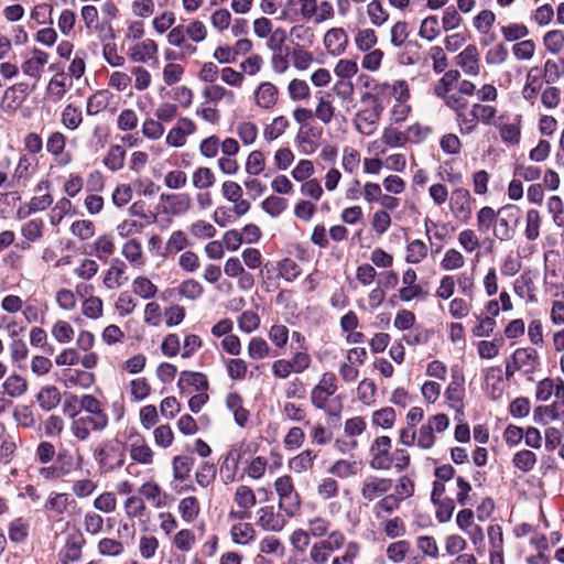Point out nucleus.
<instances>
[{
    "label": "nucleus",
    "mask_w": 564,
    "mask_h": 564,
    "mask_svg": "<svg viewBox=\"0 0 564 564\" xmlns=\"http://www.w3.org/2000/svg\"><path fill=\"white\" fill-rule=\"evenodd\" d=\"M94 457L102 471H113L124 464L126 445L118 438L108 440L94 451Z\"/></svg>",
    "instance_id": "nucleus-1"
},
{
    "label": "nucleus",
    "mask_w": 564,
    "mask_h": 564,
    "mask_svg": "<svg viewBox=\"0 0 564 564\" xmlns=\"http://www.w3.org/2000/svg\"><path fill=\"white\" fill-rule=\"evenodd\" d=\"M501 215H505L508 218H514V223L517 224L520 217V209L516 205H506L496 213L494 208L485 206L477 214L478 230L480 232L488 231Z\"/></svg>",
    "instance_id": "nucleus-2"
},
{
    "label": "nucleus",
    "mask_w": 564,
    "mask_h": 564,
    "mask_svg": "<svg viewBox=\"0 0 564 564\" xmlns=\"http://www.w3.org/2000/svg\"><path fill=\"white\" fill-rule=\"evenodd\" d=\"M391 438L382 435L377 437L370 446V467L372 469L388 470L392 466V458H390Z\"/></svg>",
    "instance_id": "nucleus-3"
},
{
    "label": "nucleus",
    "mask_w": 564,
    "mask_h": 564,
    "mask_svg": "<svg viewBox=\"0 0 564 564\" xmlns=\"http://www.w3.org/2000/svg\"><path fill=\"white\" fill-rule=\"evenodd\" d=\"M108 425V417L86 415L73 420L70 431L79 441H86L90 435V430L102 431Z\"/></svg>",
    "instance_id": "nucleus-4"
},
{
    "label": "nucleus",
    "mask_w": 564,
    "mask_h": 564,
    "mask_svg": "<svg viewBox=\"0 0 564 564\" xmlns=\"http://www.w3.org/2000/svg\"><path fill=\"white\" fill-rule=\"evenodd\" d=\"M514 369H523L525 375L535 372L540 365L539 354L534 348H518L511 356Z\"/></svg>",
    "instance_id": "nucleus-5"
},
{
    "label": "nucleus",
    "mask_w": 564,
    "mask_h": 564,
    "mask_svg": "<svg viewBox=\"0 0 564 564\" xmlns=\"http://www.w3.org/2000/svg\"><path fill=\"white\" fill-rule=\"evenodd\" d=\"M451 210L462 221H467L471 215L470 193L466 188H456L451 197Z\"/></svg>",
    "instance_id": "nucleus-6"
},
{
    "label": "nucleus",
    "mask_w": 564,
    "mask_h": 564,
    "mask_svg": "<svg viewBox=\"0 0 564 564\" xmlns=\"http://www.w3.org/2000/svg\"><path fill=\"white\" fill-rule=\"evenodd\" d=\"M195 123L188 118H181L177 124L172 128L166 135V143L174 148H181L185 144L186 137L194 133Z\"/></svg>",
    "instance_id": "nucleus-7"
},
{
    "label": "nucleus",
    "mask_w": 564,
    "mask_h": 564,
    "mask_svg": "<svg viewBox=\"0 0 564 564\" xmlns=\"http://www.w3.org/2000/svg\"><path fill=\"white\" fill-rule=\"evenodd\" d=\"M258 513L259 519L257 524L263 530L280 532L286 523L283 514L274 512V507L272 506L260 508Z\"/></svg>",
    "instance_id": "nucleus-8"
},
{
    "label": "nucleus",
    "mask_w": 564,
    "mask_h": 564,
    "mask_svg": "<svg viewBox=\"0 0 564 564\" xmlns=\"http://www.w3.org/2000/svg\"><path fill=\"white\" fill-rule=\"evenodd\" d=\"M85 538L82 533H75L68 536L65 547L59 552L62 564L77 562L82 557V549L85 544Z\"/></svg>",
    "instance_id": "nucleus-9"
},
{
    "label": "nucleus",
    "mask_w": 564,
    "mask_h": 564,
    "mask_svg": "<svg viewBox=\"0 0 564 564\" xmlns=\"http://www.w3.org/2000/svg\"><path fill=\"white\" fill-rule=\"evenodd\" d=\"M392 487V479L369 477L362 482L361 496L368 501L387 494Z\"/></svg>",
    "instance_id": "nucleus-10"
},
{
    "label": "nucleus",
    "mask_w": 564,
    "mask_h": 564,
    "mask_svg": "<svg viewBox=\"0 0 564 564\" xmlns=\"http://www.w3.org/2000/svg\"><path fill=\"white\" fill-rule=\"evenodd\" d=\"M324 44L332 55L338 56L346 50L348 35L344 29L333 28L326 32L324 36Z\"/></svg>",
    "instance_id": "nucleus-11"
},
{
    "label": "nucleus",
    "mask_w": 564,
    "mask_h": 564,
    "mask_svg": "<svg viewBox=\"0 0 564 564\" xmlns=\"http://www.w3.org/2000/svg\"><path fill=\"white\" fill-rule=\"evenodd\" d=\"M160 199L169 203V207H164L163 212L172 215L185 214L192 205L191 196L186 193L183 194H161Z\"/></svg>",
    "instance_id": "nucleus-12"
},
{
    "label": "nucleus",
    "mask_w": 564,
    "mask_h": 564,
    "mask_svg": "<svg viewBox=\"0 0 564 564\" xmlns=\"http://www.w3.org/2000/svg\"><path fill=\"white\" fill-rule=\"evenodd\" d=\"M564 414V399L555 401L552 405H540L534 409L533 420L535 423L545 425L547 421L545 417L551 420H557Z\"/></svg>",
    "instance_id": "nucleus-13"
},
{
    "label": "nucleus",
    "mask_w": 564,
    "mask_h": 564,
    "mask_svg": "<svg viewBox=\"0 0 564 564\" xmlns=\"http://www.w3.org/2000/svg\"><path fill=\"white\" fill-rule=\"evenodd\" d=\"M158 45L153 40L147 39L142 43L130 48L129 56L133 62L145 63L155 57Z\"/></svg>",
    "instance_id": "nucleus-14"
},
{
    "label": "nucleus",
    "mask_w": 564,
    "mask_h": 564,
    "mask_svg": "<svg viewBox=\"0 0 564 564\" xmlns=\"http://www.w3.org/2000/svg\"><path fill=\"white\" fill-rule=\"evenodd\" d=\"M457 59L465 73L469 75H477L479 73L478 50L475 45H468L458 54Z\"/></svg>",
    "instance_id": "nucleus-15"
},
{
    "label": "nucleus",
    "mask_w": 564,
    "mask_h": 564,
    "mask_svg": "<svg viewBox=\"0 0 564 564\" xmlns=\"http://www.w3.org/2000/svg\"><path fill=\"white\" fill-rule=\"evenodd\" d=\"M36 401L42 410L51 411L61 402V393L54 386L43 387L36 395Z\"/></svg>",
    "instance_id": "nucleus-16"
},
{
    "label": "nucleus",
    "mask_w": 564,
    "mask_h": 564,
    "mask_svg": "<svg viewBox=\"0 0 564 564\" xmlns=\"http://www.w3.org/2000/svg\"><path fill=\"white\" fill-rule=\"evenodd\" d=\"M184 384L194 387L196 391H206L209 387L206 375L187 370L181 372L177 381L181 390L184 389Z\"/></svg>",
    "instance_id": "nucleus-17"
},
{
    "label": "nucleus",
    "mask_w": 564,
    "mask_h": 564,
    "mask_svg": "<svg viewBox=\"0 0 564 564\" xmlns=\"http://www.w3.org/2000/svg\"><path fill=\"white\" fill-rule=\"evenodd\" d=\"M278 89L271 83H262L256 91V100L258 106L270 108L276 102Z\"/></svg>",
    "instance_id": "nucleus-18"
},
{
    "label": "nucleus",
    "mask_w": 564,
    "mask_h": 564,
    "mask_svg": "<svg viewBox=\"0 0 564 564\" xmlns=\"http://www.w3.org/2000/svg\"><path fill=\"white\" fill-rule=\"evenodd\" d=\"M4 393L11 398H18L24 394L28 390V382L19 375L9 376L3 384Z\"/></svg>",
    "instance_id": "nucleus-19"
},
{
    "label": "nucleus",
    "mask_w": 564,
    "mask_h": 564,
    "mask_svg": "<svg viewBox=\"0 0 564 564\" xmlns=\"http://www.w3.org/2000/svg\"><path fill=\"white\" fill-rule=\"evenodd\" d=\"M126 264L119 259H113L111 267L104 278V284L108 289L119 288L121 285L120 278L123 275Z\"/></svg>",
    "instance_id": "nucleus-20"
},
{
    "label": "nucleus",
    "mask_w": 564,
    "mask_h": 564,
    "mask_svg": "<svg viewBox=\"0 0 564 564\" xmlns=\"http://www.w3.org/2000/svg\"><path fill=\"white\" fill-rule=\"evenodd\" d=\"M109 105V91L98 90L88 98L86 112L89 116H94L105 110Z\"/></svg>",
    "instance_id": "nucleus-21"
},
{
    "label": "nucleus",
    "mask_w": 564,
    "mask_h": 564,
    "mask_svg": "<svg viewBox=\"0 0 564 564\" xmlns=\"http://www.w3.org/2000/svg\"><path fill=\"white\" fill-rule=\"evenodd\" d=\"M124 155L126 151L121 145H111L106 158L104 159V164L113 172L119 171L123 167Z\"/></svg>",
    "instance_id": "nucleus-22"
},
{
    "label": "nucleus",
    "mask_w": 564,
    "mask_h": 564,
    "mask_svg": "<svg viewBox=\"0 0 564 564\" xmlns=\"http://www.w3.org/2000/svg\"><path fill=\"white\" fill-rule=\"evenodd\" d=\"M194 465L191 456H175L173 459V476L176 480L184 481Z\"/></svg>",
    "instance_id": "nucleus-23"
},
{
    "label": "nucleus",
    "mask_w": 564,
    "mask_h": 564,
    "mask_svg": "<svg viewBox=\"0 0 564 564\" xmlns=\"http://www.w3.org/2000/svg\"><path fill=\"white\" fill-rule=\"evenodd\" d=\"M178 511L185 522H192L199 513V502L195 497H186L178 503Z\"/></svg>",
    "instance_id": "nucleus-24"
},
{
    "label": "nucleus",
    "mask_w": 564,
    "mask_h": 564,
    "mask_svg": "<svg viewBox=\"0 0 564 564\" xmlns=\"http://www.w3.org/2000/svg\"><path fill=\"white\" fill-rule=\"evenodd\" d=\"M316 454L311 449H305L290 460V468L295 473H303L312 468Z\"/></svg>",
    "instance_id": "nucleus-25"
},
{
    "label": "nucleus",
    "mask_w": 564,
    "mask_h": 564,
    "mask_svg": "<svg viewBox=\"0 0 564 564\" xmlns=\"http://www.w3.org/2000/svg\"><path fill=\"white\" fill-rule=\"evenodd\" d=\"M460 77V73L456 69L447 70L434 87V94L440 98H445L451 90L452 85Z\"/></svg>",
    "instance_id": "nucleus-26"
},
{
    "label": "nucleus",
    "mask_w": 564,
    "mask_h": 564,
    "mask_svg": "<svg viewBox=\"0 0 564 564\" xmlns=\"http://www.w3.org/2000/svg\"><path fill=\"white\" fill-rule=\"evenodd\" d=\"M427 256V246L419 239L411 241L406 247L405 261L408 263H419Z\"/></svg>",
    "instance_id": "nucleus-27"
},
{
    "label": "nucleus",
    "mask_w": 564,
    "mask_h": 564,
    "mask_svg": "<svg viewBox=\"0 0 564 564\" xmlns=\"http://www.w3.org/2000/svg\"><path fill=\"white\" fill-rule=\"evenodd\" d=\"M379 119L366 110H361L356 115V129L366 135H369L376 129Z\"/></svg>",
    "instance_id": "nucleus-28"
},
{
    "label": "nucleus",
    "mask_w": 564,
    "mask_h": 564,
    "mask_svg": "<svg viewBox=\"0 0 564 564\" xmlns=\"http://www.w3.org/2000/svg\"><path fill=\"white\" fill-rule=\"evenodd\" d=\"M279 275L288 282H292L301 274L300 265L292 259L285 258L278 263Z\"/></svg>",
    "instance_id": "nucleus-29"
},
{
    "label": "nucleus",
    "mask_w": 564,
    "mask_h": 564,
    "mask_svg": "<svg viewBox=\"0 0 564 564\" xmlns=\"http://www.w3.org/2000/svg\"><path fill=\"white\" fill-rule=\"evenodd\" d=\"M409 551L410 543L405 540H400L387 547V556L392 563L399 564L405 558Z\"/></svg>",
    "instance_id": "nucleus-30"
},
{
    "label": "nucleus",
    "mask_w": 564,
    "mask_h": 564,
    "mask_svg": "<svg viewBox=\"0 0 564 564\" xmlns=\"http://www.w3.org/2000/svg\"><path fill=\"white\" fill-rule=\"evenodd\" d=\"M131 458L143 465H149L153 462V452L145 443H133L130 448Z\"/></svg>",
    "instance_id": "nucleus-31"
},
{
    "label": "nucleus",
    "mask_w": 564,
    "mask_h": 564,
    "mask_svg": "<svg viewBox=\"0 0 564 564\" xmlns=\"http://www.w3.org/2000/svg\"><path fill=\"white\" fill-rule=\"evenodd\" d=\"M261 206L267 214L278 217L285 210L288 202L285 198L271 195L262 202Z\"/></svg>",
    "instance_id": "nucleus-32"
},
{
    "label": "nucleus",
    "mask_w": 564,
    "mask_h": 564,
    "mask_svg": "<svg viewBox=\"0 0 564 564\" xmlns=\"http://www.w3.org/2000/svg\"><path fill=\"white\" fill-rule=\"evenodd\" d=\"M395 421V411L393 408H383L372 414V424L382 429H390Z\"/></svg>",
    "instance_id": "nucleus-33"
},
{
    "label": "nucleus",
    "mask_w": 564,
    "mask_h": 564,
    "mask_svg": "<svg viewBox=\"0 0 564 564\" xmlns=\"http://www.w3.org/2000/svg\"><path fill=\"white\" fill-rule=\"evenodd\" d=\"M193 185L198 189L208 188L215 183V175L209 167H198L193 173Z\"/></svg>",
    "instance_id": "nucleus-34"
},
{
    "label": "nucleus",
    "mask_w": 564,
    "mask_h": 564,
    "mask_svg": "<svg viewBox=\"0 0 564 564\" xmlns=\"http://www.w3.org/2000/svg\"><path fill=\"white\" fill-rule=\"evenodd\" d=\"M512 462L518 469L528 473L533 469L536 463V456L533 452L523 449L514 454Z\"/></svg>",
    "instance_id": "nucleus-35"
},
{
    "label": "nucleus",
    "mask_w": 564,
    "mask_h": 564,
    "mask_svg": "<svg viewBox=\"0 0 564 564\" xmlns=\"http://www.w3.org/2000/svg\"><path fill=\"white\" fill-rule=\"evenodd\" d=\"M440 34L438 19L436 15L425 18L420 25L419 35L427 41H433Z\"/></svg>",
    "instance_id": "nucleus-36"
},
{
    "label": "nucleus",
    "mask_w": 564,
    "mask_h": 564,
    "mask_svg": "<svg viewBox=\"0 0 564 564\" xmlns=\"http://www.w3.org/2000/svg\"><path fill=\"white\" fill-rule=\"evenodd\" d=\"M289 127V120L284 116L276 117L271 124L267 126L263 135L268 141H272L282 135Z\"/></svg>",
    "instance_id": "nucleus-37"
},
{
    "label": "nucleus",
    "mask_w": 564,
    "mask_h": 564,
    "mask_svg": "<svg viewBox=\"0 0 564 564\" xmlns=\"http://www.w3.org/2000/svg\"><path fill=\"white\" fill-rule=\"evenodd\" d=\"M203 292H204V288L202 286V284L198 281H196L194 279L185 280L178 286V293L182 296H184L188 300H192V301L200 297Z\"/></svg>",
    "instance_id": "nucleus-38"
},
{
    "label": "nucleus",
    "mask_w": 564,
    "mask_h": 564,
    "mask_svg": "<svg viewBox=\"0 0 564 564\" xmlns=\"http://www.w3.org/2000/svg\"><path fill=\"white\" fill-rule=\"evenodd\" d=\"M235 502L240 508L248 510L257 503V500L252 489L248 486L241 485L236 489Z\"/></svg>",
    "instance_id": "nucleus-39"
},
{
    "label": "nucleus",
    "mask_w": 564,
    "mask_h": 564,
    "mask_svg": "<svg viewBox=\"0 0 564 564\" xmlns=\"http://www.w3.org/2000/svg\"><path fill=\"white\" fill-rule=\"evenodd\" d=\"M546 50L557 54L564 47V32L561 30L549 31L543 39Z\"/></svg>",
    "instance_id": "nucleus-40"
},
{
    "label": "nucleus",
    "mask_w": 564,
    "mask_h": 564,
    "mask_svg": "<svg viewBox=\"0 0 564 564\" xmlns=\"http://www.w3.org/2000/svg\"><path fill=\"white\" fill-rule=\"evenodd\" d=\"M268 343L261 337H252L248 345V355L251 359H263L269 356Z\"/></svg>",
    "instance_id": "nucleus-41"
},
{
    "label": "nucleus",
    "mask_w": 564,
    "mask_h": 564,
    "mask_svg": "<svg viewBox=\"0 0 564 564\" xmlns=\"http://www.w3.org/2000/svg\"><path fill=\"white\" fill-rule=\"evenodd\" d=\"M540 213L536 209H529L527 213L525 237L528 240H535L540 236Z\"/></svg>",
    "instance_id": "nucleus-42"
},
{
    "label": "nucleus",
    "mask_w": 564,
    "mask_h": 564,
    "mask_svg": "<svg viewBox=\"0 0 564 564\" xmlns=\"http://www.w3.org/2000/svg\"><path fill=\"white\" fill-rule=\"evenodd\" d=\"M82 112L73 105H67L62 112V122L69 129L75 130L82 123Z\"/></svg>",
    "instance_id": "nucleus-43"
},
{
    "label": "nucleus",
    "mask_w": 564,
    "mask_h": 564,
    "mask_svg": "<svg viewBox=\"0 0 564 564\" xmlns=\"http://www.w3.org/2000/svg\"><path fill=\"white\" fill-rule=\"evenodd\" d=\"M133 292L143 299H151L155 296L158 289L148 278L138 276L133 281Z\"/></svg>",
    "instance_id": "nucleus-44"
},
{
    "label": "nucleus",
    "mask_w": 564,
    "mask_h": 564,
    "mask_svg": "<svg viewBox=\"0 0 564 564\" xmlns=\"http://www.w3.org/2000/svg\"><path fill=\"white\" fill-rule=\"evenodd\" d=\"M377 41L376 32L372 29L360 30L355 39L356 45L361 52H368L377 44Z\"/></svg>",
    "instance_id": "nucleus-45"
},
{
    "label": "nucleus",
    "mask_w": 564,
    "mask_h": 564,
    "mask_svg": "<svg viewBox=\"0 0 564 564\" xmlns=\"http://www.w3.org/2000/svg\"><path fill=\"white\" fill-rule=\"evenodd\" d=\"M254 529L250 523H239L231 528V535L235 543L246 544L254 538Z\"/></svg>",
    "instance_id": "nucleus-46"
},
{
    "label": "nucleus",
    "mask_w": 564,
    "mask_h": 564,
    "mask_svg": "<svg viewBox=\"0 0 564 564\" xmlns=\"http://www.w3.org/2000/svg\"><path fill=\"white\" fill-rule=\"evenodd\" d=\"M84 410L94 416L108 417L105 411L101 409V403L91 394H85L80 399V411Z\"/></svg>",
    "instance_id": "nucleus-47"
},
{
    "label": "nucleus",
    "mask_w": 564,
    "mask_h": 564,
    "mask_svg": "<svg viewBox=\"0 0 564 564\" xmlns=\"http://www.w3.org/2000/svg\"><path fill=\"white\" fill-rule=\"evenodd\" d=\"M216 478V467L214 464L205 462L200 465L199 469L196 473V481L197 484L206 488L209 486Z\"/></svg>",
    "instance_id": "nucleus-48"
},
{
    "label": "nucleus",
    "mask_w": 564,
    "mask_h": 564,
    "mask_svg": "<svg viewBox=\"0 0 564 564\" xmlns=\"http://www.w3.org/2000/svg\"><path fill=\"white\" fill-rule=\"evenodd\" d=\"M265 166L263 153L259 150L252 151L246 162V171L251 175H259Z\"/></svg>",
    "instance_id": "nucleus-49"
},
{
    "label": "nucleus",
    "mask_w": 564,
    "mask_h": 564,
    "mask_svg": "<svg viewBox=\"0 0 564 564\" xmlns=\"http://www.w3.org/2000/svg\"><path fill=\"white\" fill-rule=\"evenodd\" d=\"M70 231L80 240H88L95 235V226L90 220H76L72 224Z\"/></svg>",
    "instance_id": "nucleus-50"
},
{
    "label": "nucleus",
    "mask_w": 564,
    "mask_h": 564,
    "mask_svg": "<svg viewBox=\"0 0 564 564\" xmlns=\"http://www.w3.org/2000/svg\"><path fill=\"white\" fill-rule=\"evenodd\" d=\"M367 13L373 25H382L389 18L388 12L382 8L381 3L372 0L367 7Z\"/></svg>",
    "instance_id": "nucleus-51"
},
{
    "label": "nucleus",
    "mask_w": 564,
    "mask_h": 564,
    "mask_svg": "<svg viewBox=\"0 0 564 564\" xmlns=\"http://www.w3.org/2000/svg\"><path fill=\"white\" fill-rule=\"evenodd\" d=\"M289 95L292 100H303L310 97V87L305 80L302 79H293L290 82Z\"/></svg>",
    "instance_id": "nucleus-52"
},
{
    "label": "nucleus",
    "mask_w": 564,
    "mask_h": 564,
    "mask_svg": "<svg viewBox=\"0 0 564 564\" xmlns=\"http://www.w3.org/2000/svg\"><path fill=\"white\" fill-rule=\"evenodd\" d=\"M560 64L553 59H547L544 65V78L547 84L556 83L562 75H564V59L560 61Z\"/></svg>",
    "instance_id": "nucleus-53"
},
{
    "label": "nucleus",
    "mask_w": 564,
    "mask_h": 564,
    "mask_svg": "<svg viewBox=\"0 0 564 564\" xmlns=\"http://www.w3.org/2000/svg\"><path fill=\"white\" fill-rule=\"evenodd\" d=\"M83 314L93 319H97L102 315V301L97 296H90L83 303Z\"/></svg>",
    "instance_id": "nucleus-54"
},
{
    "label": "nucleus",
    "mask_w": 564,
    "mask_h": 564,
    "mask_svg": "<svg viewBox=\"0 0 564 564\" xmlns=\"http://www.w3.org/2000/svg\"><path fill=\"white\" fill-rule=\"evenodd\" d=\"M239 328L247 334L256 330L260 325V318L253 311H245L238 319Z\"/></svg>",
    "instance_id": "nucleus-55"
},
{
    "label": "nucleus",
    "mask_w": 564,
    "mask_h": 564,
    "mask_svg": "<svg viewBox=\"0 0 564 564\" xmlns=\"http://www.w3.org/2000/svg\"><path fill=\"white\" fill-rule=\"evenodd\" d=\"M465 259L463 254L456 249H449L445 252V256L441 262L444 270H455L464 265Z\"/></svg>",
    "instance_id": "nucleus-56"
},
{
    "label": "nucleus",
    "mask_w": 564,
    "mask_h": 564,
    "mask_svg": "<svg viewBox=\"0 0 564 564\" xmlns=\"http://www.w3.org/2000/svg\"><path fill=\"white\" fill-rule=\"evenodd\" d=\"M52 335L58 343L65 344L72 340L74 329L67 322L58 321L52 328Z\"/></svg>",
    "instance_id": "nucleus-57"
},
{
    "label": "nucleus",
    "mask_w": 564,
    "mask_h": 564,
    "mask_svg": "<svg viewBox=\"0 0 564 564\" xmlns=\"http://www.w3.org/2000/svg\"><path fill=\"white\" fill-rule=\"evenodd\" d=\"M29 533L28 524L21 519H15L9 527V538L12 542H23Z\"/></svg>",
    "instance_id": "nucleus-58"
},
{
    "label": "nucleus",
    "mask_w": 564,
    "mask_h": 564,
    "mask_svg": "<svg viewBox=\"0 0 564 564\" xmlns=\"http://www.w3.org/2000/svg\"><path fill=\"white\" fill-rule=\"evenodd\" d=\"M436 519L440 523H446L452 519L455 510V502L452 498H444L437 503Z\"/></svg>",
    "instance_id": "nucleus-59"
},
{
    "label": "nucleus",
    "mask_w": 564,
    "mask_h": 564,
    "mask_svg": "<svg viewBox=\"0 0 564 564\" xmlns=\"http://www.w3.org/2000/svg\"><path fill=\"white\" fill-rule=\"evenodd\" d=\"M139 494L143 496L145 499L154 502L156 508H160L163 503L160 499L162 490L160 486L155 482H145L139 488Z\"/></svg>",
    "instance_id": "nucleus-60"
},
{
    "label": "nucleus",
    "mask_w": 564,
    "mask_h": 564,
    "mask_svg": "<svg viewBox=\"0 0 564 564\" xmlns=\"http://www.w3.org/2000/svg\"><path fill=\"white\" fill-rule=\"evenodd\" d=\"M496 15L490 10H482L474 18V26L480 33H487L495 23Z\"/></svg>",
    "instance_id": "nucleus-61"
},
{
    "label": "nucleus",
    "mask_w": 564,
    "mask_h": 564,
    "mask_svg": "<svg viewBox=\"0 0 564 564\" xmlns=\"http://www.w3.org/2000/svg\"><path fill=\"white\" fill-rule=\"evenodd\" d=\"M126 513L129 518H138L144 514L147 509L142 498L137 496L129 497L124 502Z\"/></svg>",
    "instance_id": "nucleus-62"
},
{
    "label": "nucleus",
    "mask_w": 564,
    "mask_h": 564,
    "mask_svg": "<svg viewBox=\"0 0 564 564\" xmlns=\"http://www.w3.org/2000/svg\"><path fill=\"white\" fill-rule=\"evenodd\" d=\"M98 551L102 555L118 556L123 551V545L120 541L104 538L98 543Z\"/></svg>",
    "instance_id": "nucleus-63"
},
{
    "label": "nucleus",
    "mask_w": 564,
    "mask_h": 564,
    "mask_svg": "<svg viewBox=\"0 0 564 564\" xmlns=\"http://www.w3.org/2000/svg\"><path fill=\"white\" fill-rule=\"evenodd\" d=\"M43 221L31 219L22 227V236L29 241H35L42 237Z\"/></svg>",
    "instance_id": "nucleus-64"
}]
</instances>
